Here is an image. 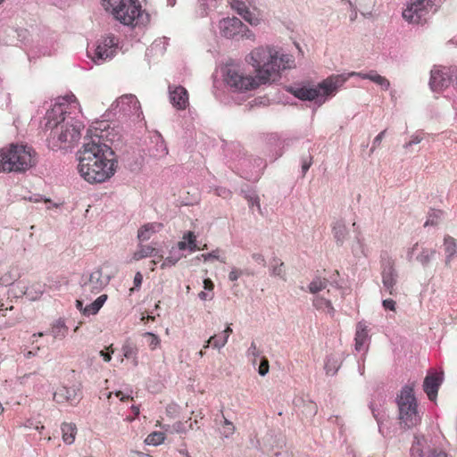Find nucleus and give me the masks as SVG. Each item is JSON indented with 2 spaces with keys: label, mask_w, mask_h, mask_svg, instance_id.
I'll return each instance as SVG.
<instances>
[{
  "label": "nucleus",
  "mask_w": 457,
  "mask_h": 457,
  "mask_svg": "<svg viewBox=\"0 0 457 457\" xmlns=\"http://www.w3.org/2000/svg\"><path fill=\"white\" fill-rule=\"evenodd\" d=\"M76 111L80 112L79 104L74 95H68L59 98L48 113V126L52 129L48 145L53 150L71 147L80 139L82 122L64 116Z\"/></svg>",
  "instance_id": "f257e3e1"
},
{
  "label": "nucleus",
  "mask_w": 457,
  "mask_h": 457,
  "mask_svg": "<svg viewBox=\"0 0 457 457\" xmlns=\"http://www.w3.org/2000/svg\"><path fill=\"white\" fill-rule=\"evenodd\" d=\"M78 170L91 184L104 182L115 172L114 152L106 144L91 140L83 146Z\"/></svg>",
  "instance_id": "f03ea898"
},
{
  "label": "nucleus",
  "mask_w": 457,
  "mask_h": 457,
  "mask_svg": "<svg viewBox=\"0 0 457 457\" xmlns=\"http://www.w3.org/2000/svg\"><path fill=\"white\" fill-rule=\"evenodd\" d=\"M247 62L255 69L256 77L262 84L275 80L281 70L290 69L295 64L291 55H279L278 51L270 46L254 48L249 54Z\"/></svg>",
  "instance_id": "7ed1b4c3"
},
{
  "label": "nucleus",
  "mask_w": 457,
  "mask_h": 457,
  "mask_svg": "<svg viewBox=\"0 0 457 457\" xmlns=\"http://www.w3.org/2000/svg\"><path fill=\"white\" fill-rule=\"evenodd\" d=\"M354 76L363 79H368L369 73L352 71L348 75H331L319 83L315 87H308L305 86L289 87H287V91L300 100L312 101L319 96H328L334 95L350 77Z\"/></svg>",
  "instance_id": "20e7f679"
},
{
  "label": "nucleus",
  "mask_w": 457,
  "mask_h": 457,
  "mask_svg": "<svg viewBox=\"0 0 457 457\" xmlns=\"http://www.w3.org/2000/svg\"><path fill=\"white\" fill-rule=\"evenodd\" d=\"M36 153L31 147L11 144L0 150V171L23 172L36 164Z\"/></svg>",
  "instance_id": "39448f33"
},
{
  "label": "nucleus",
  "mask_w": 457,
  "mask_h": 457,
  "mask_svg": "<svg viewBox=\"0 0 457 457\" xmlns=\"http://www.w3.org/2000/svg\"><path fill=\"white\" fill-rule=\"evenodd\" d=\"M103 6L124 25L137 26L141 22L143 11L138 0H103Z\"/></svg>",
  "instance_id": "423d86ee"
},
{
  "label": "nucleus",
  "mask_w": 457,
  "mask_h": 457,
  "mask_svg": "<svg viewBox=\"0 0 457 457\" xmlns=\"http://www.w3.org/2000/svg\"><path fill=\"white\" fill-rule=\"evenodd\" d=\"M398 418L400 425L406 428L416 427L420 422L418 403L413 388L405 386L397 396Z\"/></svg>",
  "instance_id": "0eeeda50"
},
{
  "label": "nucleus",
  "mask_w": 457,
  "mask_h": 457,
  "mask_svg": "<svg viewBox=\"0 0 457 457\" xmlns=\"http://www.w3.org/2000/svg\"><path fill=\"white\" fill-rule=\"evenodd\" d=\"M436 0H410L402 16L405 21L412 25H423L429 17Z\"/></svg>",
  "instance_id": "6e6552de"
},
{
  "label": "nucleus",
  "mask_w": 457,
  "mask_h": 457,
  "mask_svg": "<svg viewBox=\"0 0 457 457\" xmlns=\"http://www.w3.org/2000/svg\"><path fill=\"white\" fill-rule=\"evenodd\" d=\"M225 81L230 88L237 92H246L262 85L257 77L246 74L236 67L228 68Z\"/></svg>",
  "instance_id": "1a4fd4ad"
},
{
  "label": "nucleus",
  "mask_w": 457,
  "mask_h": 457,
  "mask_svg": "<svg viewBox=\"0 0 457 457\" xmlns=\"http://www.w3.org/2000/svg\"><path fill=\"white\" fill-rule=\"evenodd\" d=\"M118 39L114 36H107L98 40L92 60L99 64L112 59L117 53Z\"/></svg>",
  "instance_id": "9d476101"
},
{
  "label": "nucleus",
  "mask_w": 457,
  "mask_h": 457,
  "mask_svg": "<svg viewBox=\"0 0 457 457\" xmlns=\"http://www.w3.org/2000/svg\"><path fill=\"white\" fill-rule=\"evenodd\" d=\"M219 29L220 34L228 38H232L237 36L245 37L251 38L253 35L238 18H226L219 22Z\"/></svg>",
  "instance_id": "9b49d317"
},
{
  "label": "nucleus",
  "mask_w": 457,
  "mask_h": 457,
  "mask_svg": "<svg viewBox=\"0 0 457 457\" xmlns=\"http://www.w3.org/2000/svg\"><path fill=\"white\" fill-rule=\"evenodd\" d=\"M453 74L455 71L451 67L435 66L430 73V88L433 91L444 90L450 85Z\"/></svg>",
  "instance_id": "f8f14e48"
},
{
  "label": "nucleus",
  "mask_w": 457,
  "mask_h": 457,
  "mask_svg": "<svg viewBox=\"0 0 457 457\" xmlns=\"http://www.w3.org/2000/svg\"><path fill=\"white\" fill-rule=\"evenodd\" d=\"M427 441L424 437H415L411 452L412 457H447L442 450H426Z\"/></svg>",
  "instance_id": "ddd939ff"
},
{
  "label": "nucleus",
  "mask_w": 457,
  "mask_h": 457,
  "mask_svg": "<svg viewBox=\"0 0 457 457\" xmlns=\"http://www.w3.org/2000/svg\"><path fill=\"white\" fill-rule=\"evenodd\" d=\"M117 107L127 115H137L139 117L140 111V104L134 95H125L120 96L116 101Z\"/></svg>",
  "instance_id": "4468645a"
},
{
  "label": "nucleus",
  "mask_w": 457,
  "mask_h": 457,
  "mask_svg": "<svg viewBox=\"0 0 457 457\" xmlns=\"http://www.w3.org/2000/svg\"><path fill=\"white\" fill-rule=\"evenodd\" d=\"M170 100L174 107L184 110L188 105V94L182 86L169 87Z\"/></svg>",
  "instance_id": "2eb2a0df"
},
{
  "label": "nucleus",
  "mask_w": 457,
  "mask_h": 457,
  "mask_svg": "<svg viewBox=\"0 0 457 457\" xmlns=\"http://www.w3.org/2000/svg\"><path fill=\"white\" fill-rule=\"evenodd\" d=\"M442 380V375L436 373L428 375L425 378L423 387L429 400L434 401L436 398Z\"/></svg>",
  "instance_id": "dca6fc26"
},
{
  "label": "nucleus",
  "mask_w": 457,
  "mask_h": 457,
  "mask_svg": "<svg viewBox=\"0 0 457 457\" xmlns=\"http://www.w3.org/2000/svg\"><path fill=\"white\" fill-rule=\"evenodd\" d=\"M397 281V274L394 268L393 262H390L387 268H385L382 271V283L384 288L388 292L389 295H393L395 293V285Z\"/></svg>",
  "instance_id": "f3484780"
},
{
  "label": "nucleus",
  "mask_w": 457,
  "mask_h": 457,
  "mask_svg": "<svg viewBox=\"0 0 457 457\" xmlns=\"http://www.w3.org/2000/svg\"><path fill=\"white\" fill-rule=\"evenodd\" d=\"M54 400L59 403L67 402L73 404L79 400V397L74 388L62 386L54 393Z\"/></svg>",
  "instance_id": "a211bd4d"
},
{
  "label": "nucleus",
  "mask_w": 457,
  "mask_h": 457,
  "mask_svg": "<svg viewBox=\"0 0 457 457\" xmlns=\"http://www.w3.org/2000/svg\"><path fill=\"white\" fill-rule=\"evenodd\" d=\"M231 7L252 25L258 23V19L249 11L246 4L241 0H232Z\"/></svg>",
  "instance_id": "6ab92c4d"
},
{
  "label": "nucleus",
  "mask_w": 457,
  "mask_h": 457,
  "mask_svg": "<svg viewBox=\"0 0 457 457\" xmlns=\"http://www.w3.org/2000/svg\"><path fill=\"white\" fill-rule=\"evenodd\" d=\"M162 225L158 222L146 223L143 225L137 232V238L140 242L149 240L158 230L162 228Z\"/></svg>",
  "instance_id": "aec40b11"
},
{
  "label": "nucleus",
  "mask_w": 457,
  "mask_h": 457,
  "mask_svg": "<svg viewBox=\"0 0 457 457\" xmlns=\"http://www.w3.org/2000/svg\"><path fill=\"white\" fill-rule=\"evenodd\" d=\"M62 438L66 445H72L76 439L78 428L75 423L63 422L61 425Z\"/></svg>",
  "instance_id": "412c9836"
},
{
  "label": "nucleus",
  "mask_w": 457,
  "mask_h": 457,
  "mask_svg": "<svg viewBox=\"0 0 457 457\" xmlns=\"http://www.w3.org/2000/svg\"><path fill=\"white\" fill-rule=\"evenodd\" d=\"M179 250L188 249L190 252H195L199 247L196 245V237L192 231H187L183 235V240L178 243Z\"/></svg>",
  "instance_id": "4be33fe9"
},
{
  "label": "nucleus",
  "mask_w": 457,
  "mask_h": 457,
  "mask_svg": "<svg viewBox=\"0 0 457 457\" xmlns=\"http://www.w3.org/2000/svg\"><path fill=\"white\" fill-rule=\"evenodd\" d=\"M100 276L99 271L91 273L88 281L83 285L84 292L99 293L102 289V283L99 282Z\"/></svg>",
  "instance_id": "5701e85b"
},
{
  "label": "nucleus",
  "mask_w": 457,
  "mask_h": 457,
  "mask_svg": "<svg viewBox=\"0 0 457 457\" xmlns=\"http://www.w3.org/2000/svg\"><path fill=\"white\" fill-rule=\"evenodd\" d=\"M368 330L366 326L361 322H359L356 327L355 333V349L357 351H361L368 340Z\"/></svg>",
  "instance_id": "b1692460"
},
{
  "label": "nucleus",
  "mask_w": 457,
  "mask_h": 457,
  "mask_svg": "<svg viewBox=\"0 0 457 457\" xmlns=\"http://www.w3.org/2000/svg\"><path fill=\"white\" fill-rule=\"evenodd\" d=\"M312 304L317 310L326 312L331 317L335 314V308L333 307L331 301L323 296H315L312 300Z\"/></svg>",
  "instance_id": "393cba45"
},
{
  "label": "nucleus",
  "mask_w": 457,
  "mask_h": 457,
  "mask_svg": "<svg viewBox=\"0 0 457 457\" xmlns=\"http://www.w3.org/2000/svg\"><path fill=\"white\" fill-rule=\"evenodd\" d=\"M157 252V249L152 245L139 244L132 258L134 261H139L149 256H156Z\"/></svg>",
  "instance_id": "a878e982"
},
{
  "label": "nucleus",
  "mask_w": 457,
  "mask_h": 457,
  "mask_svg": "<svg viewBox=\"0 0 457 457\" xmlns=\"http://www.w3.org/2000/svg\"><path fill=\"white\" fill-rule=\"evenodd\" d=\"M123 356L126 359H130L132 361V363L135 367L138 365V349L133 343L126 342L121 348Z\"/></svg>",
  "instance_id": "bb28decb"
},
{
  "label": "nucleus",
  "mask_w": 457,
  "mask_h": 457,
  "mask_svg": "<svg viewBox=\"0 0 457 457\" xmlns=\"http://www.w3.org/2000/svg\"><path fill=\"white\" fill-rule=\"evenodd\" d=\"M107 300V295H101L92 303L87 305L83 309V314L85 316L95 315L102 308L105 301Z\"/></svg>",
  "instance_id": "cd10ccee"
},
{
  "label": "nucleus",
  "mask_w": 457,
  "mask_h": 457,
  "mask_svg": "<svg viewBox=\"0 0 457 457\" xmlns=\"http://www.w3.org/2000/svg\"><path fill=\"white\" fill-rule=\"evenodd\" d=\"M444 247L446 254V262L450 260L457 253V244L453 237L446 236L444 240Z\"/></svg>",
  "instance_id": "c85d7f7f"
},
{
  "label": "nucleus",
  "mask_w": 457,
  "mask_h": 457,
  "mask_svg": "<svg viewBox=\"0 0 457 457\" xmlns=\"http://www.w3.org/2000/svg\"><path fill=\"white\" fill-rule=\"evenodd\" d=\"M328 283L329 281L326 278L316 277L309 284L308 288L310 293L316 295L321 290L325 289L328 287Z\"/></svg>",
  "instance_id": "c756f323"
},
{
  "label": "nucleus",
  "mask_w": 457,
  "mask_h": 457,
  "mask_svg": "<svg viewBox=\"0 0 457 457\" xmlns=\"http://www.w3.org/2000/svg\"><path fill=\"white\" fill-rule=\"evenodd\" d=\"M68 333V328L62 320H57L51 328L52 336L56 339H62Z\"/></svg>",
  "instance_id": "7c9ffc66"
},
{
  "label": "nucleus",
  "mask_w": 457,
  "mask_h": 457,
  "mask_svg": "<svg viewBox=\"0 0 457 457\" xmlns=\"http://www.w3.org/2000/svg\"><path fill=\"white\" fill-rule=\"evenodd\" d=\"M165 437L163 432L154 431L146 436L145 443L149 445H159L164 442Z\"/></svg>",
  "instance_id": "2f4dec72"
},
{
  "label": "nucleus",
  "mask_w": 457,
  "mask_h": 457,
  "mask_svg": "<svg viewBox=\"0 0 457 457\" xmlns=\"http://www.w3.org/2000/svg\"><path fill=\"white\" fill-rule=\"evenodd\" d=\"M143 337L146 339L147 345L152 351L160 347L161 339L157 335L151 332H145L143 334Z\"/></svg>",
  "instance_id": "473e14b6"
},
{
  "label": "nucleus",
  "mask_w": 457,
  "mask_h": 457,
  "mask_svg": "<svg viewBox=\"0 0 457 457\" xmlns=\"http://www.w3.org/2000/svg\"><path fill=\"white\" fill-rule=\"evenodd\" d=\"M436 254V250L434 249H424L418 256L417 260L424 266L428 265L431 259Z\"/></svg>",
  "instance_id": "72a5a7b5"
},
{
  "label": "nucleus",
  "mask_w": 457,
  "mask_h": 457,
  "mask_svg": "<svg viewBox=\"0 0 457 457\" xmlns=\"http://www.w3.org/2000/svg\"><path fill=\"white\" fill-rule=\"evenodd\" d=\"M355 3L363 14L370 13L375 5V0H355Z\"/></svg>",
  "instance_id": "f704fd0d"
},
{
  "label": "nucleus",
  "mask_w": 457,
  "mask_h": 457,
  "mask_svg": "<svg viewBox=\"0 0 457 457\" xmlns=\"http://www.w3.org/2000/svg\"><path fill=\"white\" fill-rule=\"evenodd\" d=\"M370 409H371L373 417L376 419V420H377V422L378 424L379 431L382 434H384L383 423L386 420L385 412L383 411V413H382L381 411H377L372 405L370 406Z\"/></svg>",
  "instance_id": "c9c22d12"
},
{
  "label": "nucleus",
  "mask_w": 457,
  "mask_h": 457,
  "mask_svg": "<svg viewBox=\"0 0 457 457\" xmlns=\"http://www.w3.org/2000/svg\"><path fill=\"white\" fill-rule=\"evenodd\" d=\"M334 235L337 240L340 243L343 242L345 237V227L343 224H338L333 228Z\"/></svg>",
  "instance_id": "e433bc0d"
},
{
  "label": "nucleus",
  "mask_w": 457,
  "mask_h": 457,
  "mask_svg": "<svg viewBox=\"0 0 457 457\" xmlns=\"http://www.w3.org/2000/svg\"><path fill=\"white\" fill-rule=\"evenodd\" d=\"M235 432V426L233 425L232 422H230L229 420H228L226 418H224V425H223V435L226 436V437H228L230 436H232Z\"/></svg>",
  "instance_id": "4c0bfd02"
},
{
  "label": "nucleus",
  "mask_w": 457,
  "mask_h": 457,
  "mask_svg": "<svg viewBox=\"0 0 457 457\" xmlns=\"http://www.w3.org/2000/svg\"><path fill=\"white\" fill-rule=\"evenodd\" d=\"M247 354H248V356H251V357L253 358V363L256 362L257 358L261 355V351L257 347V345H256V344L254 342L251 343V345H250V347L248 348V351H247Z\"/></svg>",
  "instance_id": "58836bf2"
},
{
  "label": "nucleus",
  "mask_w": 457,
  "mask_h": 457,
  "mask_svg": "<svg viewBox=\"0 0 457 457\" xmlns=\"http://www.w3.org/2000/svg\"><path fill=\"white\" fill-rule=\"evenodd\" d=\"M179 259H180V257H172V256L162 259V262L161 264V269L164 270L166 268L172 267V266L176 265V263L179 262Z\"/></svg>",
  "instance_id": "ea45409f"
},
{
  "label": "nucleus",
  "mask_w": 457,
  "mask_h": 457,
  "mask_svg": "<svg viewBox=\"0 0 457 457\" xmlns=\"http://www.w3.org/2000/svg\"><path fill=\"white\" fill-rule=\"evenodd\" d=\"M270 370L269 361L266 357H262L259 365L258 372L261 376H265Z\"/></svg>",
  "instance_id": "a19ab883"
},
{
  "label": "nucleus",
  "mask_w": 457,
  "mask_h": 457,
  "mask_svg": "<svg viewBox=\"0 0 457 457\" xmlns=\"http://www.w3.org/2000/svg\"><path fill=\"white\" fill-rule=\"evenodd\" d=\"M275 262H276V265H273V267H272V274L278 276V277L284 276V274H285L284 263L283 262L278 263V261H276V260H275Z\"/></svg>",
  "instance_id": "79ce46f5"
},
{
  "label": "nucleus",
  "mask_w": 457,
  "mask_h": 457,
  "mask_svg": "<svg viewBox=\"0 0 457 457\" xmlns=\"http://www.w3.org/2000/svg\"><path fill=\"white\" fill-rule=\"evenodd\" d=\"M214 337V340L212 341V347L214 348H220L222 346H224L227 342H228V335H225L223 336V337H220V338H217L216 336H213Z\"/></svg>",
  "instance_id": "37998d69"
},
{
  "label": "nucleus",
  "mask_w": 457,
  "mask_h": 457,
  "mask_svg": "<svg viewBox=\"0 0 457 457\" xmlns=\"http://www.w3.org/2000/svg\"><path fill=\"white\" fill-rule=\"evenodd\" d=\"M106 350L108 352H105L104 350L100 351V355L103 357L104 361L105 362H109L111 360H112V353H114L113 351V348H112V345H110Z\"/></svg>",
  "instance_id": "c03bdc74"
},
{
  "label": "nucleus",
  "mask_w": 457,
  "mask_h": 457,
  "mask_svg": "<svg viewBox=\"0 0 457 457\" xmlns=\"http://www.w3.org/2000/svg\"><path fill=\"white\" fill-rule=\"evenodd\" d=\"M422 136L420 133H416L411 136V140L404 145V147L407 148L409 146H411L412 145H416L421 142Z\"/></svg>",
  "instance_id": "a18cd8bd"
},
{
  "label": "nucleus",
  "mask_w": 457,
  "mask_h": 457,
  "mask_svg": "<svg viewBox=\"0 0 457 457\" xmlns=\"http://www.w3.org/2000/svg\"><path fill=\"white\" fill-rule=\"evenodd\" d=\"M215 192L217 195L223 198H229L232 195V192L225 187H217Z\"/></svg>",
  "instance_id": "49530a36"
},
{
  "label": "nucleus",
  "mask_w": 457,
  "mask_h": 457,
  "mask_svg": "<svg viewBox=\"0 0 457 457\" xmlns=\"http://www.w3.org/2000/svg\"><path fill=\"white\" fill-rule=\"evenodd\" d=\"M312 164V157L311 155H309L307 158L303 159L302 170H303V175H305V173L308 171V170L310 169Z\"/></svg>",
  "instance_id": "de8ad7c7"
},
{
  "label": "nucleus",
  "mask_w": 457,
  "mask_h": 457,
  "mask_svg": "<svg viewBox=\"0 0 457 457\" xmlns=\"http://www.w3.org/2000/svg\"><path fill=\"white\" fill-rule=\"evenodd\" d=\"M201 258H203V260L204 262H207L211 259L212 260H220V257H219V250H215V251H212V253H204L201 255Z\"/></svg>",
  "instance_id": "09e8293b"
},
{
  "label": "nucleus",
  "mask_w": 457,
  "mask_h": 457,
  "mask_svg": "<svg viewBox=\"0 0 457 457\" xmlns=\"http://www.w3.org/2000/svg\"><path fill=\"white\" fill-rule=\"evenodd\" d=\"M376 84L382 87V89H384V90H387L389 88V87H390L389 80L386 78H385V77H383L381 75L378 77Z\"/></svg>",
  "instance_id": "8fccbe9b"
},
{
  "label": "nucleus",
  "mask_w": 457,
  "mask_h": 457,
  "mask_svg": "<svg viewBox=\"0 0 457 457\" xmlns=\"http://www.w3.org/2000/svg\"><path fill=\"white\" fill-rule=\"evenodd\" d=\"M382 304L386 310H395V302L393 299H386L383 301Z\"/></svg>",
  "instance_id": "3c124183"
},
{
  "label": "nucleus",
  "mask_w": 457,
  "mask_h": 457,
  "mask_svg": "<svg viewBox=\"0 0 457 457\" xmlns=\"http://www.w3.org/2000/svg\"><path fill=\"white\" fill-rule=\"evenodd\" d=\"M386 134V130L381 131L373 140V146L371 148V152H373L374 148L378 146Z\"/></svg>",
  "instance_id": "603ef678"
},
{
  "label": "nucleus",
  "mask_w": 457,
  "mask_h": 457,
  "mask_svg": "<svg viewBox=\"0 0 457 457\" xmlns=\"http://www.w3.org/2000/svg\"><path fill=\"white\" fill-rule=\"evenodd\" d=\"M242 275V271L238 269H233L229 274L228 278L231 281H236L238 279V278Z\"/></svg>",
  "instance_id": "864d4df0"
},
{
  "label": "nucleus",
  "mask_w": 457,
  "mask_h": 457,
  "mask_svg": "<svg viewBox=\"0 0 457 457\" xmlns=\"http://www.w3.org/2000/svg\"><path fill=\"white\" fill-rule=\"evenodd\" d=\"M143 281V276L140 272H137L134 277V286L135 287H139Z\"/></svg>",
  "instance_id": "5fc2aeb1"
},
{
  "label": "nucleus",
  "mask_w": 457,
  "mask_h": 457,
  "mask_svg": "<svg viewBox=\"0 0 457 457\" xmlns=\"http://www.w3.org/2000/svg\"><path fill=\"white\" fill-rule=\"evenodd\" d=\"M329 363H330V359H328V361L325 363V369L327 370V374H330V373L335 374V372L337 370L336 365H333V367L330 368Z\"/></svg>",
  "instance_id": "6e6d98bb"
},
{
  "label": "nucleus",
  "mask_w": 457,
  "mask_h": 457,
  "mask_svg": "<svg viewBox=\"0 0 457 457\" xmlns=\"http://www.w3.org/2000/svg\"><path fill=\"white\" fill-rule=\"evenodd\" d=\"M204 287L205 290H212L214 287V284L210 278H205L204 280Z\"/></svg>",
  "instance_id": "4d7b16f0"
},
{
  "label": "nucleus",
  "mask_w": 457,
  "mask_h": 457,
  "mask_svg": "<svg viewBox=\"0 0 457 457\" xmlns=\"http://www.w3.org/2000/svg\"><path fill=\"white\" fill-rule=\"evenodd\" d=\"M253 259L255 260L257 262L265 265V259L264 257L260 253H253Z\"/></svg>",
  "instance_id": "13d9d810"
},
{
  "label": "nucleus",
  "mask_w": 457,
  "mask_h": 457,
  "mask_svg": "<svg viewBox=\"0 0 457 457\" xmlns=\"http://www.w3.org/2000/svg\"><path fill=\"white\" fill-rule=\"evenodd\" d=\"M0 283L4 286L11 285L12 283V278H7V274L0 278Z\"/></svg>",
  "instance_id": "bf43d9fd"
},
{
  "label": "nucleus",
  "mask_w": 457,
  "mask_h": 457,
  "mask_svg": "<svg viewBox=\"0 0 457 457\" xmlns=\"http://www.w3.org/2000/svg\"><path fill=\"white\" fill-rule=\"evenodd\" d=\"M162 259H163V256H162V255H159V256H158V258H157L156 260H153V261H151V262H150V264H151L150 270H151L152 271H154V267H155V265H156L158 262H160L161 261H162Z\"/></svg>",
  "instance_id": "052dcab7"
},
{
  "label": "nucleus",
  "mask_w": 457,
  "mask_h": 457,
  "mask_svg": "<svg viewBox=\"0 0 457 457\" xmlns=\"http://www.w3.org/2000/svg\"><path fill=\"white\" fill-rule=\"evenodd\" d=\"M379 76L380 75L376 73L375 71H370V72H369L368 79H370V80L373 81L374 83H376Z\"/></svg>",
  "instance_id": "680f3d73"
},
{
  "label": "nucleus",
  "mask_w": 457,
  "mask_h": 457,
  "mask_svg": "<svg viewBox=\"0 0 457 457\" xmlns=\"http://www.w3.org/2000/svg\"><path fill=\"white\" fill-rule=\"evenodd\" d=\"M115 395L117 397H120V401H122V402H124V401H126V400H128L129 398V395H124V394L121 391H117L115 393Z\"/></svg>",
  "instance_id": "e2e57ef3"
},
{
  "label": "nucleus",
  "mask_w": 457,
  "mask_h": 457,
  "mask_svg": "<svg viewBox=\"0 0 457 457\" xmlns=\"http://www.w3.org/2000/svg\"><path fill=\"white\" fill-rule=\"evenodd\" d=\"M214 340V337H211L206 342L205 344L204 345V348L206 349L208 348L210 345L212 346V341Z\"/></svg>",
  "instance_id": "0e129e2a"
},
{
  "label": "nucleus",
  "mask_w": 457,
  "mask_h": 457,
  "mask_svg": "<svg viewBox=\"0 0 457 457\" xmlns=\"http://www.w3.org/2000/svg\"><path fill=\"white\" fill-rule=\"evenodd\" d=\"M131 410H132L135 417H137L139 415L140 411H139V407L138 406L132 405Z\"/></svg>",
  "instance_id": "69168bd1"
},
{
  "label": "nucleus",
  "mask_w": 457,
  "mask_h": 457,
  "mask_svg": "<svg viewBox=\"0 0 457 457\" xmlns=\"http://www.w3.org/2000/svg\"><path fill=\"white\" fill-rule=\"evenodd\" d=\"M181 427H182V423L181 422H178V423L173 425L174 430L176 432H178V433L181 432Z\"/></svg>",
  "instance_id": "338daca9"
},
{
  "label": "nucleus",
  "mask_w": 457,
  "mask_h": 457,
  "mask_svg": "<svg viewBox=\"0 0 457 457\" xmlns=\"http://www.w3.org/2000/svg\"><path fill=\"white\" fill-rule=\"evenodd\" d=\"M76 306H77V308H78V309H79V310L83 313V309H84V308H83V303H82V302H81V301H79V300H77V302H76Z\"/></svg>",
  "instance_id": "774afa93"
}]
</instances>
